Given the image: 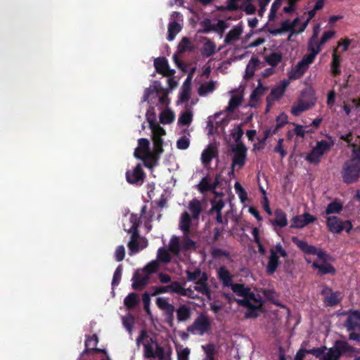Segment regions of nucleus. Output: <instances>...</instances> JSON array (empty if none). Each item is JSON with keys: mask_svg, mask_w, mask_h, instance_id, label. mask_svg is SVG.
I'll list each match as a JSON object with an SVG mask.
<instances>
[{"mask_svg": "<svg viewBox=\"0 0 360 360\" xmlns=\"http://www.w3.org/2000/svg\"><path fill=\"white\" fill-rule=\"evenodd\" d=\"M320 360H339L342 356H350L356 352V348L349 345L347 341L337 340L333 346L327 348Z\"/></svg>", "mask_w": 360, "mask_h": 360, "instance_id": "1", "label": "nucleus"}, {"mask_svg": "<svg viewBox=\"0 0 360 360\" xmlns=\"http://www.w3.org/2000/svg\"><path fill=\"white\" fill-rule=\"evenodd\" d=\"M342 181L347 184H352L358 181L360 178V160L357 158H351L342 165L341 170Z\"/></svg>", "mask_w": 360, "mask_h": 360, "instance_id": "2", "label": "nucleus"}, {"mask_svg": "<svg viewBox=\"0 0 360 360\" xmlns=\"http://www.w3.org/2000/svg\"><path fill=\"white\" fill-rule=\"evenodd\" d=\"M333 145V141L331 143L325 140L317 141L316 146L305 156V160L311 165H318L322 157L330 150Z\"/></svg>", "mask_w": 360, "mask_h": 360, "instance_id": "3", "label": "nucleus"}, {"mask_svg": "<svg viewBox=\"0 0 360 360\" xmlns=\"http://www.w3.org/2000/svg\"><path fill=\"white\" fill-rule=\"evenodd\" d=\"M269 252L270 255L266 267V272L268 275H272L276 272L281 263L278 256L286 257L288 253L281 243H276L274 248L270 249Z\"/></svg>", "mask_w": 360, "mask_h": 360, "instance_id": "4", "label": "nucleus"}, {"mask_svg": "<svg viewBox=\"0 0 360 360\" xmlns=\"http://www.w3.org/2000/svg\"><path fill=\"white\" fill-rule=\"evenodd\" d=\"M292 243L296 245L304 253L312 255H317L318 258L323 262H326L330 259V256L321 250L316 248L312 245H309L305 240H300L297 237L292 238Z\"/></svg>", "mask_w": 360, "mask_h": 360, "instance_id": "5", "label": "nucleus"}, {"mask_svg": "<svg viewBox=\"0 0 360 360\" xmlns=\"http://www.w3.org/2000/svg\"><path fill=\"white\" fill-rule=\"evenodd\" d=\"M210 328L211 321L210 319L207 315L201 314L194 320L193 324L187 327V330L192 333L198 331L200 335H203L208 332Z\"/></svg>", "mask_w": 360, "mask_h": 360, "instance_id": "6", "label": "nucleus"}, {"mask_svg": "<svg viewBox=\"0 0 360 360\" xmlns=\"http://www.w3.org/2000/svg\"><path fill=\"white\" fill-rule=\"evenodd\" d=\"M314 62V54H307L298 62L289 75L290 79H300L308 70L309 65Z\"/></svg>", "mask_w": 360, "mask_h": 360, "instance_id": "7", "label": "nucleus"}, {"mask_svg": "<svg viewBox=\"0 0 360 360\" xmlns=\"http://www.w3.org/2000/svg\"><path fill=\"white\" fill-rule=\"evenodd\" d=\"M155 303L158 307L162 310L165 316L166 323L172 327L174 325V312L175 311V307L172 304L169 303L167 298L165 297H158Z\"/></svg>", "mask_w": 360, "mask_h": 360, "instance_id": "8", "label": "nucleus"}, {"mask_svg": "<svg viewBox=\"0 0 360 360\" xmlns=\"http://www.w3.org/2000/svg\"><path fill=\"white\" fill-rule=\"evenodd\" d=\"M321 294L323 297V303L326 307H334L342 301L343 297L340 291H333L331 288L323 285Z\"/></svg>", "mask_w": 360, "mask_h": 360, "instance_id": "9", "label": "nucleus"}, {"mask_svg": "<svg viewBox=\"0 0 360 360\" xmlns=\"http://www.w3.org/2000/svg\"><path fill=\"white\" fill-rule=\"evenodd\" d=\"M247 148L243 143H239L236 146L232 148V151L234 155L232 160V171L231 174L234 172V167L236 166H239V167H242L244 166L247 159Z\"/></svg>", "mask_w": 360, "mask_h": 360, "instance_id": "10", "label": "nucleus"}, {"mask_svg": "<svg viewBox=\"0 0 360 360\" xmlns=\"http://www.w3.org/2000/svg\"><path fill=\"white\" fill-rule=\"evenodd\" d=\"M234 300L238 305L246 307L245 319H256L263 311L261 302H259V304H254L252 302H249L246 299L235 298Z\"/></svg>", "mask_w": 360, "mask_h": 360, "instance_id": "11", "label": "nucleus"}, {"mask_svg": "<svg viewBox=\"0 0 360 360\" xmlns=\"http://www.w3.org/2000/svg\"><path fill=\"white\" fill-rule=\"evenodd\" d=\"M288 84V81L284 79L281 82L279 85L271 89L270 94L266 96V101L269 108H271L276 101H278L283 97Z\"/></svg>", "mask_w": 360, "mask_h": 360, "instance_id": "12", "label": "nucleus"}, {"mask_svg": "<svg viewBox=\"0 0 360 360\" xmlns=\"http://www.w3.org/2000/svg\"><path fill=\"white\" fill-rule=\"evenodd\" d=\"M146 174L141 164H138L132 170H127L126 179L130 184L141 185L143 182Z\"/></svg>", "mask_w": 360, "mask_h": 360, "instance_id": "13", "label": "nucleus"}, {"mask_svg": "<svg viewBox=\"0 0 360 360\" xmlns=\"http://www.w3.org/2000/svg\"><path fill=\"white\" fill-rule=\"evenodd\" d=\"M149 276L141 271H136L132 278V288L135 290H143L148 283Z\"/></svg>", "mask_w": 360, "mask_h": 360, "instance_id": "14", "label": "nucleus"}, {"mask_svg": "<svg viewBox=\"0 0 360 360\" xmlns=\"http://www.w3.org/2000/svg\"><path fill=\"white\" fill-rule=\"evenodd\" d=\"M344 326L347 331L354 332L356 328H360V311L354 310L348 313Z\"/></svg>", "mask_w": 360, "mask_h": 360, "instance_id": "15", "label": "nucleus"}, {"mask_svg": "<svg viewBox=\"0 0 360 360\" xmlns=\"http://www.w3.org/2000/svg\"><path fill=\"white\" fill-rule=\"evenodd\" d=\"M154 66L158 73L162 74L164 76L171 77L173 76L175 71L170 70L169 63L165 57H159L155 59Z\"/></svg>", "mask_w": 360, "mask_h": 360, "instance_id": "16", "label": "nucleus"}, {"mask_svg": "<svg viewBox=\"0 0 360 360\" xmlns=\"http://www.w3.org/2000/svg\"><path fill=\"white\" fill-rule=\"evenodd\" d=\"M217 155V150L212 145H209L201 154V161L202 165L206 167L210 166L212 159L216 158Z\"/></svg>", "mask_w": 360, "mask_h": 360, "instance_id": "17", "label": "nucleus"}, {"mask_svg": "<svg viewBox=\"0 0 360 360\" xmlns=\"http://www.w3.org/2000/svg\"><path fill=\"white\" fill-rule=\"evenodd\" d=\"M268 90L267 87H265L262 85L261 79L258 80V85L256 89H255L250 96V101L251 107H255L259 98L262 96H263Z\"/></svg>", "mask_w": 360, "mask_h": 360, "instance_id": "18", "label": "nucleus"}, {"mask_svg": "<svg viewBox=\"0 0 360 360\" xmlns=\"http://www.w3.org/2000/svg\"><path fill=\"white\" fill-rule=\"evenodd\" d=\"M217 277L224 287H231L233 285V276L224 266L218 269Z\"/></svg>", "mask_w": 360, "mask_h": 360, "instance_id": "19", "label": "nucleus"}, {"mask_svg": "<svg viewBox=\"0 0 360 360\" xmlns=\"http://www.w3.org/2000/svg\"><path fill=\"white\" fill-rule=\"evenodd\" d=\"M207 279L208 276L205 272L202 273V277H200L196 282V285L194 287V289L200 292L202 295H205L208 297H210V290L207 285Z\"/></svg>", "mask_w": 360, "mask_h": 360, "instance_id": "20", "label": "nucleus"}, {"mask_svg": "<svg viewBox=\"0 0 360 360\" xmlns=\"http://www.w3.org/2000/svg\"><path fill=\"white\" fill-rule=\"evenodd\" d=\"M342 57L338 53V47L335 48L332 53V61L330 63L331 72L334 77L339 76L341 74L340 63Z\"/></svg>", "mask_w": 360, "mask_h": 360, "instance_id": "21", "label": "nucleus"}, {"mask_svg": "<svg viewBox=\"0 0 360 360\" xmlns=\"http://www.w3.org/2000/svg\"><path fill=\"white\" fill-rule=\"evenodd\" d=\"M139 146L135 149L134 155L136 158L140 159L142 158V155L140 154H143V155L148 154V153L151 152L150 150V142L147 139L141 138L138 140Z\"/></svg>", "mask_w": 360, "mask_h": 360, "instance_id": "22", "label": "nucleus"}, {"mask_svg": "<svg viewBox=\"0 0 360 360\" xmlns=\"http://www.w3.org/2000/svg\"><path fill=\"white\" fill-rule=\"evenodd\" d=\"M312 267L318 269V275L323 276L326 274L334 275L336 273V270L334 266L329 263L319 264L317 262L312 263Z\"/></svg>", "mask_w": 360, "mask_h": 360, "instance_id": "23", "label": "nucleus"}, {"mask_svg": "<svg viewBox=\"0 0 360 360\" xmlns=\"http://www.w3.org/2000/svg\"><path fill=\"white\" fill-rule=\"evenodd\" d=\"M274 219L270 220L272 225L279 228H283L287 226L288 220L286 214L281 209H278L274 212Z\"/></svg>", "mask_w": 360, "mask_h": 360, "instance_id": "24", "label": "nucleus"}, {"mask_svg": "<svg viewBox=\"0 0 360 360\" xmlns=\"http://www.w3.org/2000/svg\"><path fill=\"white\" fill-rule=\"evenodd\" d=\"M243 33V27L241 25L233 27L226 35L224 43L226 44H231L239 39L240 36Z\"/></svg>", "mask_w": 360, "mask_h": 360, "instance_id": "25", "label": "nucleus"}, {"mask_svg": "<svg viewBox=\"0 0 360 360\" xmlns=\"http://www.w3.org/2000/svg\"><path fill=\"white\" fill-rule=\"evenodd\" d=\"M191 219L187 212H184L181 215L179 229L183 231L184 235H189L191 233Z\"/></svg>", "mask_w": 360, "mask_h": 360, "instance_id": "26", "label": "nucleus"}, {"mask_svg": "<svg viewBox=\"0 0 360 360\" xmlns=\"http://www.w3.org/2000/svg\"><path fill=\"white\" fill-rule=\"evenodd\" d=\"M176 318L179 322L188 321L191 316V310L186 304H181L176 310Z\"/></svg>", "mask_w": 360, "mask_h": 360, "instance_id": "27", "label": "nucleus"}, {"mask_svg": "<svg viewBox=\"0 0 360 360\" xmlns=\"http://www.w3.org/2000/svg\"><path fill=\"white\" fill-rule=\"evenodd\" d=\"M160 155L155 153L150 152L148 154L142 155L139 160L144 162V165L148 168H153L158 165Z\"/></svg>", "mask_w": 360, "mask_h": 360, "instance_id": "28", "label": "nucleus"}, {"mask_svg": "<svg viewBox=\"0 0 360 360\" xmlns=\"http://www.w3.org/2000/svg\"><path fill=\"white\" fill-rule=\"evenodd\" d=\"M342 221L338 217H329L327 219V226L333 233H339L342 231Z\"/></svg>", "mask_w": 360, "mask_h": 360, "instance_id": "29", "label": "nucleus"}, {"mask_svg": "<svg viewBox=\"0 0 360 360\" xmlns=\"http://www.w3.org/2000/svg\"><path fill=\"white\" fill-rule=\"evenodd\" d=\"M188 209L192 213L193 219H198L202 210L200 201L196 198H193L188 203Z\"/></svg>", "mask_w": 360, "mask_h": 360, "instance_id": "30", "label": "nucleus"}, {"mask_svg": "<svg viewBox=\"0 0 360 360\" xmlns=\"http://www.w3.org/2000/svg\"><path fill=\"white\" fill-rule=\"evenodd\" d=\"M269 33L272 35H277L285 32H290L292 34L295 32V29H292V25L289 20H286L281 22V27L277 29H272L269 30Z\"/></svg>", "mask_w": 360, "mask_h": 360, "instance_id": "31", "label": "nucleus"}, {"mask_svg": "<svg viewBox=\"0 0 360 360\" xmlns=\"http://www.w3.org/2000/svg\"><path fill=\"white\" fill-rule=\"evenodd\" d=\"M139 303V298L136 293H129L124 300V304L128 309H133Z\"/></svg>", "mask_w": 360, "mask_h": 360, "instance_id": "32", "label": "nucleus"}, {"mask_svg": "<svg viewBox=\"0 0 360 360\" xmlns=\"http://www.w3.org/2000/svg\"><path fill=\"white\" fill-rule=\"evenodd\" d=\"M314 105V102L311 103L300 101L297 105L292 106L291 112L293 115L297 116L301 112L310 109Z\"/></svg>", "mask_w": 360, "mask_h": 360, "instance_id": "33", "label": "nucleus"}, {"mask_svg": "<svg viewBox=\"0 0 360 360\" xmlns=\"http://www.w3.org/2000/svg\"><path fill=\"white\" fill-rule=\"evenodd\" d=\"M98 342V338L97 335L94 334L93 335L86 336L85 340V349L83 352V354H89L90 351H91L92 347H96Z\"/></svg>", "mask_w": 360, "mask_h": 360, "instance_id": "34", "label": "nucleus"}, {"mask_svg": "<svg viewBox=\"0 0 360 360\" xmlns=\"http://www.w3.org/2000/svg\"><path fill=\"white\" fill-rule=\"evenodd\" d=\"M181 27L176 21H173L169 23L168 25V36L167 39L169 41H172L176 35L181 31Z\"/></svg>", "mask_w": 360, "mask_h": 360, "instance_id": "35", "label": "nucleus"}, {"mask_svg": "<svg viewBox=\"0 0 360 360\" xmlns=\"http://www.w3.org/2000/svg\"><path fill=\"white\" fill-rule=\"evenodd\" d=\"M231 290L233 292H235L238 296L247 297L248 292L250 291V288L245 286L244 284L241 283H233L231 286Z\"/></svg>", "mask_w": 360, "mask_h": 360, "instance_id": "36", "label": "nucleus"}, {"mask_svg": "<svg viewBox=\"0 0 360 360\" xmlns=\"http://www.w3.org/2000/svg\"><path fill=\"white\" fill-rule=\"evenodd\" d=\"M193 46L191 45V41L188 37H183L178 45V53L182 54L188 51H193Z\"/></svg>", "mask_w": 360, "mask_h": 360, "instance_id": "37", "label": "nucleus"}, {"mask_svg": "<svg viewBox=\"0 0 360 360\" xmlns=\"http://www.w3.org/2000/svg\"><path fill=\"white\" fill-rule=\"evenodd\" d=\"M174 112L169 109H166L161 112L160 122L163 124H168L174 121Z\"/></svg>", "mask_w": 360, "mask_h": 360, "instance_id": "38", "label": "nucleus"}, {"mask_svg": "<svg viewBox=\"0 0 360 360\" xmlns=\"http://www.w3.org/2000/svg\"><path fill=\"white\" fill-rule=\"evenodd\" d=\"M152 141L153 143V153H155L157 155H161L163 152V139L162 137H159L158 135L152 136Z\"/></svg>", "mask_w": 360, "mask_h": 360, "instance_id": "39", "label": "nucleus"}, {"mask_svg": "<svg viewBox=\"0 0 360 360\" xmlns=\"http://www.w3.org/2000/svg\"><path fill=\"white\" fill-rule=\"evenodd\" d=\"M282 60V55L278 52H273L265 57L266 62L273 68L276 67Z\"/></svg>", "mask_w": 360, "mask_h": 360, "instance_id": "40", "label": "nucleus"}, {"mask_svg": "<svg viewBox=\"0 0 360 360\" xmlns=\"http://www.w3.org/2000/svg\"><path fill=\"white\" fill-rule=\"evenodd\" d=\"M153 117L150 119L149 117H147L148 121L150 124V127L153 129V135H158L159 137H162L166 134L165 130L160 126L155 125V114H153Z\"/></svg>", "mask_w": 360, "mask_h": 360, "instance_id": "41", "label": "nucleus"}, {"mask_svg": "<svg viewBox=\"0 0 360 360\" xmlns=\"http://www.w3.org/2000/svg\"><path fill=\"white\" fill-rule=\"evenodd\" d=\"M169 286V292H176L182 296H187V290L186 288H183L181 284L178 281H174Z\"/></svg>", "mask_w": 360, "mask_h": 360, "instance_id": "42", "label": "nucleus"}, {"mask_svg": "<svg viewBox=\"0 0 360 360\" xmlns=\"http://www.w3.org/2000/svg\"><path fill=\"white\" fill-rule=\"evenodd\" d=\"M216 51V46L213 41H208L203 45L202 54L205 57L212 56Z\"/></svg>", "mask_w": 360, "mask_h": 360, "instance_id": "43", "label": "nucleus"}, {"mask_svg": "<svg viewBox=\"0 0 360 360\" xmlns=\"http://www.w3.org/2000/svg\"><path fill=\"white\" fill-rule=\"evenodd\" d=\"M342 210V205L337 201L334 200L329 203L326 209V213L327 214L340 213Z\"/></svg>", "mask_w": 360, "mask_h": 360, "instance_id": "44", "label": "nucleus"}, {"mask_svg": "<svg viewBox=\"0 0 360 360\" xmlns=\"http://www.w3.org/2000/svg\"><path fill=\"white\" fill-rule=\"evenodd\" d=\"M169 250L174 255H178L180 252V244L179 238L172 236L169 243Z\"/></svg>", "mask_w": 360, "mask_h": 360, "instance_id": "45", "label": "nucleus"}, {"mask_svg": "<svg viewBox=\"0 0 360 360\" xmlns=\"http://www.w3.org/2000/svg\"><path fill=\"white\" fill-rule=\"evenodd\" d=\"M193 120V114L191 111L186 110L183 112L179 117L178 123L181 125H189Z\"/></svg>", "mask_w": 360, "mask_h": 360, "instance_id": "46", "label": "nucleus"}, {"mask_svg": "<svg viewBox=\"0 0 360 360\" xmlns=\"http://www.w3.org/2000/svg\"><path fill=\"white\" fill-rule=\"evenodd\" d=\"M215 89V83L213 81H210L202 84L198 90L200 96H205L208 93L212 92Z\"/></svg>", "mask_w": 360, "mask_h": 360, "instance_id": "47", "label": "nucleus"}, {"mask_svg": "<svg viewBox=\"0 0 360 360\" xmlns=\"http://www.w3.org/2000/svg\"><path fill=\"white\" fill-rule=\"evenodd\" d=\"M242 102V99L238 96H232L229 102L228 106L226 108V110L229 112H232L237 108Z\"/></svg>", "mask_w": 360, "mask_h": 360, "instance_id": "48", "label": "nucleus"}, {"mask_svg": "<svg viewBox=\"0 0 360 360\" xmlns=\"http://www.w3.org/2000/svg\"><path fill=\"white\" fill-rule=\"evenodd\" d=\"M150 342L155 347V359L158 358V360H165V350L158 342L153 338H150Z\"/></svg>", "mask_w": 360, "mask_h": 360, "instance_id": "49", "label": "nucleus"}, {"mask_svg": "<svg viewBox=\"0 0 360 360\" xmlns=\"http://www.w3.org/2000/svg\"><path fill=\"white\" fill-rule=\"evenodd\" d=\"M150 296H152L151 294H149L147 292H145L142 295V302L143 304L144 310H145L146 313L147 314V315L150 317L152 316V312L150 309Z\"/></svg>", "mask_w": 360, "mask_h": 360, "instance_id": "50", "label": "nucleus"}, {"mask_svg": "<svg viewBox=\"0 0 360 360\" xmlns=\"http://www.w3.org/2000/svg\"><path fill=\"white\" fill-rule=\"evenodd\" d=\"M198 189L201 193L211 191V185L207 176L203 177L198 184Z\"/></svg>", "mask_w": 360, "mask_h": 360, "instance_id": "51", "label": "nucleus"}, {"mask_svg": "<svg viewBox=\"0 0 360 360\" xmlns=\"http://www.w3.org/2000/svg\"><path fill=\"white\" fill-rule=\"evenodd\" d=\"M153 344L145 343L143 344V356L146 359H155V351Z\"/></svg>", "mask_w": 360, "mask_h": 360, "instance_id": "52", "label": "nucleus"}, {"mask_svg": "<svg viewBox=\"0 0 360 360\" xmlns=\"http://www.w3.org/2000/svg\"><path fill=\"white\" fill-rule=\"evenodd\" d=\"M191 88L186 86V82H184L181 92L180 94L179 103L187 102L190 98Z\"/></svg>", "mask_w": 360, "mask_h": 360, "instance_id": "53", "label": "nucleus"}, {"mask_svg": "<svg viewBox=\"0 0 360 360\" xmlns=\"http://www.w3.org/2000/svg\"><path fill=\"white\" fill-rule=\"evenodd\" d=\"M202 273L201 270L198 268L195 269L193 271H191L187 270L186 274L187 275V280L188 281H194L195 280H198L202 276Z\"/></svg>", "mask_w": 360, "mask_h": 360, "instance_id": "54", "label": "nucleus"}, {"mask_svg": "<svg viewBox=\"0 0 360 360\" xmlns=\"http://www.w3.org/2000/svg\"><path fill=\"white\" fill-rule=\"evenodd\" d=\"M159 269V264L156 261L149 262L143 269V271L148 276L155 273Z\"/></svg>", "mask_w": 360, "mask_h": 360, "instance_id": "55", "label": "nucleus"}, {"mask_svg": "<svg viewBox=\"0 0 360 360\" xmlns=\"http://www.w3.org/2000/svg\"><path fill=\"white\" fill-rule=\"evenodd\" d=\"M158 258L162 262H169L171 261V256L168 251L163 248H161L158 251Z\"/></svg>", "mask_w": 360, "mask_h": 360, "instance_id": "56", "label": "nucleus"}, {"mask_svg": "<svg viewBox=\"0 0 360 360\" xmlns=\"http://www.w3.org/2000/svg\"><path fill=\"white\" fill-rule=\"evenodd\" d=\"M327 347L326 346H323L321 347H314L310 349H307V353L314 355L316 358H319V360L323 356Z\"/></svg>", "mask_w": 360, "mask_h": 360, "instance_id": "57", "label": "nucleus"}, {"mask_svg": "<svg viewBox=\"0 0 360 360\" xmlns=\"http://www.w3.org/2000/svg\"><path fill=\"white\" fill-rule=\"evenodd\" d=\"M234 188L240 200L244 202L247 199V192L245 188L238 181L235 183Z\"/></svg>", "mask_w": 360, "mask_h": 360, "instance_id": "58", "label": "nucleus"}, {"mask_svg": "<svg viewBox=\"0 0 360 360\" xmlns=\"http://www.w3.org/2000/svg\"><path fill=\"white\" fill-rule=\"evenodd\" d=\"M283 141L284 139L283 138H280L278 141L277 145L274 149V153H278L281 158H283L287 155L286 150L283 148Z\"/></svg>", "mask_w": 360, "mask_h": 360, "instance_id": "59", "label": "nucleus"}, {"mask_svg": "<svg viewBox=\"0 0 360 360\" xmlns=\"http://www.w3.org/2000/svg\"><path fill=\"white\" fill-rule=\"evenodd\" d=\"M291 221L292 224L290 226L292 228L302 229L305 226V224H303L304 222L302 214L296 215L292 219Z\"/></svg>", "mask_w": 360, "mask_h": 360, "instance_id": "60", "label": "nucleus"}, {"mask_svg": "<svg viewBox=\"0 0 360 360\" xmlns=\"http://www.w3.org/2000/svg\"><path fill=\"white\" fill-rule=\"evenodd\" d=\"M122 266L119 265L115 269L112 281V285H117L120 283L122 277Z\"/></svg>", "mask_w": 360, "mask_h": 360, "instance_id": "61", "label": "nucleus"}, {"mask_svg": "<svg viewBox=\"0 0 360 360\" xmlns=\"http://www.w3.org/2000/svg\"><path fill=\"white\" fill-rule=\"evenodd\" d=\"M190 146V141L189 139L186 136H181L178 141H176V147L178 149L180 150H186Z\"/></svg>", "mask_w": 360, "mask_h": 360, "instance_id": "62", "label": "nucleus"}, {"mask_svg": "<svg viewBox=\"0 0 360 360\" xmlns=\"http://www.w3.org/2000/svg\"><path fill=\"white\" fill-rule=\"evenodd\" d=\"M125 249L123 245H119L115 252V258L117 262H121L124 259Z\"/></svg>", "mask_w": 360, "mask_h": 360, "instance_id": "63", "label": "nucleus"}, {"mask_svg": "<svg viewBox=\"0 0 360 360\" xmlns=\"http://www.w3.org/2000/svg\"><path fill=\"white\" fill-rule=\"evenodd\" d=\"M183 247L186 250L195 248V243L188 237V235H184L183 238Z\"/></svg>", "mask_w": 360, "mask_h": 360, "instance_id": "64", "label": "nucleus"}]
</instances>
